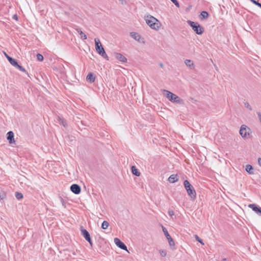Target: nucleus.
Wrapping results in <instances>:
<instances>
[{
  "mask_svg": "<svg viewBox=\"0 0 261 261\" xmlns=\"http://www.w3.org/2000/svg\"><path fill=\"white\" fill-rule=\"evenodd\" d=\"M146 23L152 29L158 30L160 28L159 21L154 17L147 15L145 17Z\"/></svg>",
  "mask_w": 261,
  "mask_h": 261,
  "instance_id": "obj_1",
  "label": "nucleus"
},
{
  "mask_svg": "<svg viewBox=\"0 0 261 261\" xmlns=\"http://www.w3.org/2000/svg\"><path fill=\"white\" fill-rule=\"evenodd\" d=\"M184 185L191 199L192 200L195 199L196 197V193L193 186L187 180L184 181Z\"/></svg>",
  "mask_w": 261,
  "mask_h": 261,
  "instance_id": "obj_2",
  "label": "nucleus"
},
{
  "mask_svg": "<svg viewBox=\"0 0 261 261\" xmlns=\"http://www.w3.org/2000/svg\"><path fill=\"white\" fill-rule=\"evenodd\" d=\"M94 41L95 44V49L98 54L105 59L109 60V57L106 53L100 40L98 38H95Z\"/></svg>",
  "mask_w": 261,
  "mask_h": 261,
  "instance_id": "obj_3",
  "label": "nucleus"
},
{
  "mask_svg": "<svg viewBox=\"0 0 261 261\" xmlns=\"http://www.w3.org/2000/svg\"><path fill=\"white\" fill-rule=\"evenodd\" d=\"M163 93L164 95L170 101L177 103H181L180 98L173 93L166 90H164Z\"/></svg>",
  "mask_w": 261,
  "mask_h": 261,
  "instance_id": "obj_4",
  "label": "nucleus"
},
{
  "mask_svg": "<svg viewBox=\"0 0 261 261\" xmlns=\"http://www.w3.org/2000/svg\"><path fill=\"white\" fill-rule=\"evenodd\" d=\"M239 133L241 137L245 139L248 138L250 134L251 133L250 128L245 124L241 126Z\"/></svg>",
  "mask_w": 261,
  "mask_h": 261,
  "instance_id": "obj_5",
  "label": "nucleus"
},
{
  "mask_svg": "<svg viewBox=\"0 0 261 261\" xmlns=\"http://www.w3.org/2000/svg\"><path fill=\"white\" fill-rule=\"evenodd\" d=\"M187 22L196 34L201 35L203 33L204 30L203 28L201 27L197 22H195L191 20H188Z\"/></svg>",
  "mask_w": 261,
  "mask_h": 261,
  "instance_id": "obj_6",
  "label": "nucleus"
},
{
  "mask_svg": "<svg viewBox=\"0 0 261 261\" xmlns=\"http://www.w3.org/2000/svg\"><path fill=\"white\" fill-rule=\"evenodd\" d=\"M81 233L83 235V236L84 237L85 240L87 241L90 245L92 246V243L90 237V235L89 233V232L85 229H84L83 228H81Z\"/></svg>",
  "mask_w": 261,
  "mask_h": 261,
  "instance_id": "obj_7",
  "label": "nucleus"
},
{
  "mask_svg": "<svg viewBox=\"0 0 261 261\" xmlns=\"http://www.w3.org/2000/svg\"><path fill=\"white\" fill-rule=\"evenodd\" d=\"M114 241L115 244L118 247L123 250H127L126 246L122 242H121L118 238H115Z\"/></svg>",
  "mask_w": 261,
  "mask_h": 261,
  "instance_id": "obj_8",
  "label": "nucleus"
},
{
  "mask_svg": "<svg viewBox=\"0 0 261 261\" xmlns=\"http://www.w3.org/2000/svg\"><path fill=\"white\" fill-rule=\"evenodd\" d=\"M71 191L75 194H79L81 192V188L77 184H73L70 187Z\"/></svg>",
  "mask_w": 261,
  "mask_h": 261,
  "instance_id": "obj_9",
  "label": "nucleus"
},
{
  "mask_svg": "<svg viewBox=\"0 0 261 261\" xmlns=\"http://www.w3.org/2000/svg\"><path fill=\"white\" fill-rule=\"evenodd\" d=\"M130 35L133 38H134L135 40H137L139 42H143V39L141 38V37L138 33L135 32H132L130 33Z\"/></svg>",
  "mask_w": 261,
  "mask_h": 261,
  "instance_id": "obj_10",
  "label": "nucleus"
},
{
  "mask_svg": "<svg viewBox=\"0 0 261 261\" xmlns=\"http://www.w3.org/2000/svg\"><path fill=\"white\" fill-rule=\"evenodd\" d=\"M186 65L191 70H194L195 68V64L193 61L189 59H186L184 61Z\"/></svg>",
  "mask_w": 261,
  "mask_h": 261,
  "instance_id": "obj_11",
  "label": "nucleus"
},
{
  "mask_svg": "<svg viewBox=\"0 0 261 261\" xmlns=\"http://www.w3.org/2000/svg\"><path fill=\"white\" fill-rule=\"evenodd\" d=\"M7 139L9 141L10 144H13L15 142L14 139V133L12 131H9L7 134Z\"/></svg>",
  "mask_w": 261,
  "mask_h": 261,
  "instance_id": "obj_12",
  "label": "nucleus"
},
{
  "mask_svg": "<svg viewBox=\"0 0 261 261\" xmlns=\"http://www.w3.org/2000/svg\"><path fill=\"white\" fill-rule=\"evenodd\" d=\"M114 55L115 58L120 61L123 63H125L127 62V59L122 54L120 53H115Z\"/></svg>",
  "mask_w": 261,
  "mask_h": 261,
  "instance_id": "obj_13",
  "label": "nucleus"
},
{
  "mask_svg": "<svg viewBox=\"0 0 261 261\" xmlns=\"http://www.w3.org/2000/svg\"><path fill=\"white\" fill-rule=\"evenodd\" d=\"M249 207L252 209V210L255 212L257 214L261 216V207H258L255 204H250L249 205Z\"/></svg>",
  "mask_w": 261,
  "mask_h": 261,
  "instance_id": "obj_14",
  "label": "nucleus"
},
{
  "mask_svg": "<svg viewBox=\"0 0 261 261\" xmlns=\"http://www.w3.org/2000/svg\"><path fill=\"white\" fill-rule=\"evenodd\" d=\"M95 77L93 73L92 72L89 73L86 77L87 81L91 83H93L95 81Z\"/></svg>",
  "mask_w": 261,
  "mask_h": 261,
  "instance_id": "obj_15",
  "label": "nucleus"
},
{
  "mask_svg": "<svg viewBox=\"0 0 261 261\" xmlns=\"http://www.w3.org/2000/svg\"><path fill=\"white\" fill-rule=\"evenodd\" d=\"M5 55H6L7 59L10 63V64L14 67L17 63V61L15 59H13V58L10 57V56H9L8 55H7L6 53H5Z\"/></svg>",
  "mask_w": 261,
  "mask_h": 261,
  "instance_id": "obj_16",
  "label": "nucleus"
},
{
  "mask_svg": "<svg viewBox=\"0 0 261 261\" xmlns=\"http://www.w3.org/2000/svg\"><path fill=\"white\" fill-rule=\"evenodd\" d=\"M178 180L177 176L176 174H172L168 178V181L170 183H174Z\"/></svg>",
  "mask_w": 261,
  "mask_h": 261,
  "instance_id": "obj_17",
  "label": "nucleus"
},
{
  "mask_svg": "<svg viewBox=\"0 0 261 261\" xmlns=\"http://www.w3.org/2000/svg\"><path fill=\"white\" fill-rule=\"evenodd\" d=\"M245 170L250 174H254L253 167L250 165H247L246 166Z\"/></svg>",
  "mask_w": 261,
  "mask_h": 261,
  "instance_id": "obj_18",
  "label": "nucleus"
},
{
  "mask_svg": "<svg viewBox=\"0 0 261 261\" xmlns=\"http://www.w3.org/2000/svg\"><path fill=\"white\" fill-rule=\"evenodd\" d=\"M76 31H77V33H79L80 34V35H81V39H83V40H86L87 39V36L81 30V29H76Z\"/></svg>",
  "mask_w": 261,
  "mask_h": 261,
  "instance_id": "obj_19",
  "label": "nucleus"
},
{
  "mask_svg": "<svg viewBox=\"0 0 261 261\" xmlns=\"http://www.w3.org/2000/svg\"><path fill=\"white\" fill-rule=\"evenodd\" d=\"M132 172L136 176H139L140 175V173L135 166L132 167Z\"/></svg>",
  "mask_w": 261,
  "mask_h": 261,
  "instance_id": "obj_20",
  "label": "nucleus"
},
{
  "mask_svg": "<svg viewBox=\"0 0 261 261\" xmlns=\"http://www.w3.org/2000/svg\"><path fill=\"white\" fill-rule=\"evenodd\" d=\"M109 226V222L107 221H104L102 223L101 227L102 229H106L108 228Z\"/></svg>",
  "mask_w": 261,
  "mask_h": 261,
  "instance_id": "obj_21",
  "label": "nucleus"
},
{
  "mask_svg": "<svg viewBox=\"0 0 261 261\" xmlns=\"http://www.w3.org/2000/svg\"><path fill=\"white\" fill-rule=\"evenodd\" d=\"M201 19H205V18H207L208 16V14L207 12L206 11H202L201 13Z\"/></svg>",
  "mask_w": 261,
  "mask_h": 261,
  "instance_id": "obj_22",
  "label": "nucleus"
},
{
  "mask_svg": "<svg viewBox=\"0 0 261 261\" xmlns=\"http://www.w3.org/2000/svg\"><path fill=\"white\" fill-rule=\"evenodd\" d=\"M163 231L165 236L166 237L167 239L170 238L171 236L169 235L167 230L166 228L163 226H162Z\"/></svg>",
  "mask_w": 261,
  "mask_h": 261,
  "instance_id": "obj_23",
  "label": "nucleus"
},
{
  "mask_svg": "<svg viewBox=\"0 0 261 261\" xmlns=\"http://www.w3.org/2000/svg\"><path fill=\"white\" fill-rule=\"evenodd\" d=\"M6 197V193L4 191H0V200H3Z\"/></svg>",
  "mask_w": 261,
  "mask_h": 261,
  "instance_id": "obj_24",
  "label": "nucleus"
},
{
  "mask_svg": "<svg viewBox=\"0 0 261 261\" xmlns=\"http://www.w3.org/2000/svg\"><path fill=\"white\" fill-rule=\"evenodd\" d=\"M14 67L22 72H26L25 69L23 67L19 65L18 64V63L16 64V65Z\"/></svg>",
  "mask_w": 261,
  "mask_h": 261,
  "instance_id": "obj_25",
  "label": "nucleus"
},
{
  "mask_svg": "<svg viewBox=\"0 0 261 261\" xmlns=\"http://www.w3.org/2000/svg\"><path fill=\"white\" fill-rule=\"evenodd\" d=\"M15 197L17 199L20 200L21 199H22L23 198V195L21 193L16 192L15 193Z\"/></svg>",
  "mask_w": 261,
  "mask_h": 261,
  "instance_id": "obj_26",
  "label": "nucleus"
},
{
  "mask_svg": "<svg viewBox=\"0 0 261 261\" xmlns=\"http://www.w3.org/2000/svg\"><path fill=\"white\" fill-rule=\"evenodd\" d=\"M59 123L60 124H62L64 126H66V123L64 119L59 117Z\"/></svg>",
  "mask_w": 261,
  "mask_h": 261,
  "instance_id": "obj_27",
  "label": "nucleus"
},
{
  "mask_svg": "<svg viewBox=\"0 0 261 261\" xmlns=\"http://www.w3.org/2000/svg\"><path fill=\"white\" fill-rule=\"evenodd\" d=\"M244 103L245 107L246 108H247L248 109H249L250 111L252 110V107H251V106L250 105L249 102H248L247 101H245V102H244Z\"/></svg>",
  "mask_w": 261,
  "mask_h": 261,
  "instance_id": "obj_28",
  "label": "nucleus"
},
{
  "mask_svg": "<svg viewBox=\"0 0 261 261\" xmlns=\"http://www.w3.org/2000/svg\"><path fill=\"white\" fill-rule=\"evenodd\" d=\"M167 239L168 240L169 244L170 246H174V242L171 237H170V238H168Z\"/></svg>",
  "mask_w": 261,
  "mask_h": 261,
  "instance_id": "obj_29",
  "label": "nucleus"
},
{
  "mask_svg": "<svg viewBox=\"0 0 261 261\" xmlns=\"http://www.w3.org/2000/svg\"><path fill=\"white\" fill-rule=\"evenodd\" d=\"M37 60L39 61H42L44 59L43 56L40 54H38L37 55Z\"/></svg>",
  "mask_w": 261,
  "mask_h": 261,
  "instance_id": "obj_30",
  "label": "nucleus"
},
{
  "mask_svg": "<svg viewBox=\"0 0 261 261\" xmlns=\"http://www.w3.org/2000/svg\"><path fill=\"white\" fill-rule=\"evenodd\" d=\"M160 254L162 257H165L167 254V252L166 250H160Z\"/></svg>",
  "mask_w": 261,
  "mask_h": 261,
  "instance_id": "obj_31",
  "label": "nucleus"
},
{
  "mask_svg": "<svg viewBox=\"0 0 261 261\" xmlns=\"http://www.w3.org/2000/svg\"><path fill=\"white\" fill-rule=\"evenodd\" d=\"M251 2L253 3L254 4L256 5L258 7H260L261 8V4L258 3L257 1L255 0H250Z\"/></svg>",
  "mask_w": 261,
  "mask_h": 261,
  "instance_id": "obj_32",
  "label": "nucleus"
},
{
  "mask_svg": "<svg viewBox=\"0 0 261 261\" xmlns=\"http://www.w3.org/2000/svg\"><path fill=\"white\" fill-rule=\"evenodd\" d=\"M195 238L198 242H199L200 243H201L202 245H204V243L203 242L202 240L200 239L197 235L195 236Z\"/></svg>",
  "mask_w": 261,
  "mask_h": 261,
  "instance_id": "obj_33",
  "label": "nucleus"
},
{
  "mask_svg": "<svg viewBox=\"0 0 261 261\" xmlns=\"http://www.w3.org/2000/svg\"><path fill=\"white\" fill-rule=\"evenodd\" d=\"M171 1L174 4V5L177 6V7H179V4L178 3V2L177 1V0H171Z\"/></svg>",
  "mask_w": 261,
  "mask_h": 261,
  "instance_id": "obj_34",
  "label": "nucleus"
},
{
  "mask_svg": "<svg viewBox=\"0 0 261 261\" xmlns=\"http://www.w3.org/2000/svg\"><path fill=\"white\" fill-rule=\"evenodd\" d=\"M168 213L170 216H172L174 215V212L173 210H169Z\"/></svg>",
  "mask_w": 261,
  "mask_h": 261,
  "instance_id": "obj_35",
  "label": "nucleus"
},
{
  "mask_svg": "<svg viewBox=\"0 0 261 261\" xmlns=\"http://www.w3.org/2000/svg\"><path fill=\"white\" fill-rule=\"evenodd\" d=\"M13 18L16 20H18V16L16 14H15L13 16Z\"/></svg>",
  "mask_w": 261,
  "mask_h": 261,
  "instance_id": "obj_36",
  "label": "nucleus"
},
{
  "mask_svg": "<svg viewBox=\"0 0 261 261\" xmlns=\"http://www.w3.org/2000/svg\"><path fill=\"white\" fill-rule=\"evenodd\" d=\"M258 164L261 167V158L258 159Z\"/></svg>",
  "mask_w": 261,
  "mask_h": 261,
  "instance_id": "obj_37",
  "label": "nucleus"
},
{
  "mask_svg": "<svg viewBox=\"0 0 261 261\" xmlns=\"http://www.w3.org/2000/svg\"><path fill=\"white\" fill-rule=\"evenodd\" d=\"M61 202L62 203L63 205L65 206V205H64V200H63V199L62 198H61Z\"/></svg>",
  "mask_w": 261,
  "mask_h": 261,
  "instance_id": "obj_38",
  "label": "nucleus"
},
{
  "mask_svg": "<svg viewBox=\"0 0 261 261\" xmlns=\"http://www.w3.org/2000/svg\"><path fill=\"white\" fill-rule=\"evenodd\" d=\"M160 67H163V64L162 63H160Z\"/></svg>",
  "mask_w": 261,
  "mask_h": 261,
  "instance_id": "obj_39",
  "label": "nucleus"
}]
</instances>
